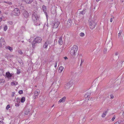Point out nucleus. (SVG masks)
Wrapping results in <instances>:
<instances>
[{"mask_svg": "<svg viewBox=\"0 0 124 124\" xmlns=\"http://www.w3.org/2000/svg\"><path fill=\"white\" fill-rule=\"evenodd\" d=\"M25 101V98L24 97H22L21 100V101L22 103L24 102Z\"/></svg>", "mask_w": 124, "mask_h": 124, "instance_id": "nucleus-28", "label": "nucleus"}, {"mask_svg": "<svg viewBox=\"0 0 124 124\" xmlns=\"http://www.w3.org/2000/svg\"><path fill=\"white\" fill-rule=\"evenodd\" d=\"M39 16L36 12H34L32 14V19L36 25H39L40 23L39 20Z\"/></svg>", "mask_w": 124, "mask_h": 124, "instance_id": "nucleus-1", "label": "nucleus"}, {"mask_svg": "<svg viewBox=\"0 0 124 124\" xmlns=\"http://www.w3.org/2000/svg\"><path fill=\"white\" fill-rule=\"evenodd\" d=\"M66 99V97L65 96L63 97L62 98L60 99L58 102L59 103H60L61 102H63L65 101Z\"/></svg>", "mask_w": 124, "mask_h": 124, "instance_id": "nucleus-14", "label": "nucleus"}, {"mask_svg": "<svg viewBox=\"0 0 124 124\" xmlns=\"http://www.w3.org/2000/svg\"><path fill=\"white\" fill-rule=\"evenodd\" d=\"M14 93H13L12 94V97H13L14 96Z\"/></svg>", "mask_w": 124, "mask_h": 124, "instance_id": "nucleus-56", "label": "nucleus"}, {"mask_svg": "<svg viewBox=\"0 0 124 124\" xmlns=\"http://www.w3.org/2000/svg\"><path fill=\"white\" fill-rule=\"evenodd\" d=\"M91 94V92L90 91H89L87 92L85 95V97L86 98H88Z\"/></svg>", "mask_w": 124, "mask_h": 124, "instance_id": "nucleus-15", "label": "nucleus"}, {"mask_svg": "<svg viewBox=\"0 0 124 124\" xmlns=\"http://www.w3.org/2000/svg\"><path fill=\"white\" fill-rule=\"evenodd\" d=\"M105 14H106V13H105V14H104V15H105Z\"/></svg>", "mask_w": 124, "mask_h": 124, "instance_id": "nucleus-64", "label": "nucleus"}, {"mask_svg": "<svg viewBox=\"0 0 124 124\" xmlns=\"http://www.w3.org/2000/svg\"><path fill=\"white\" fill-rule=\"evenodd\" d=\"M84 62V60L83 59H81V63L80 65V66H82V64Z\"/></svg>", "mask_w": 124, "mask_h": 124, "instance_id": "nucleus-30", "label": "nucleus"}, {"mask_svg": "<svg viewBox=\"0 0 124 124\" xmlns=\"http://www.w3.org/2000/svg\"><path fill=\"white\" fill-rule=\"evenodd\" d=\"M42 9L44 12L45 14L46 15V17H47L48 16L47 13H46V7L45 5H43L42 6Z\"/></svg>", "mask_w": 124, "mask_h": 124, "instance_id": "nucleus-11", "label": "nucleus"}, {"mask_svg": "<svg viewBox=\"0 0 124 124\" xmlns=\"http://www.w3.org/2000/svg\"><path fill=\"white\" fill-rule=\"evenodd\" d=\"M64 58L65 59V60H66V59H68V58H67V57H64Z\"/></svg>", "mask_w": 124, "mask_h": 124, "instance_id": "nucleus-53", "label": "nucleus"}, {"mask_svg": "<svg viewBox=\"0 0 124 124\" xmlns=\"http://www.w3.org/2000/svg\"><path fill=\"white\" fill-rule=\"evenodd\" d=\"M86 11V9H84L83 11H81L80 12L79 14L83 15L85 14Z\"/></svg>", "mask_w": 124, "mask_h": 124, "instance_id": "nucleus-24", "label": "nucleus"}, {"mask_svg": "<svg viewBox=\"0 0 124 124\" xmlns=\"http://www.w3.org/2000/svg\"><path fill=\"white\" fill-rule=\"evenodd\" d=\"M13 13L14 15L18 16L20 14V11L18 8H16L14 9Z\"/></svg>", "mask_w": 124, "mask_h": 124, "instance_id": "nucleus-8", "label": "nucleus"}, {"mask_svg": "<svg viewBox=\"0 0 124 124\" xmlns=\"http://www.w3.org/2000/svg\"><path fill=\"white\" fill-rule=\"evenodd\" d=\"M18 52L19 53L21 54H23L21 50H19Z\"/></svg>", "mask_w": 124, "mask_h": 124, "instance_id": "nucleus-44", "label": "nucleus"}, {"mask_svg": "<svg viewBox=\"0 0 124 124\" xmlns=\"http://www.w3.org/2000/svg\"><path fill=\"white\" fill-rule=\"evenodd\" d=\"M90 27L91 29H93L95 27L96 25V23L91 20L89 21Z\"/></svg>", "mask_w": 124, "mask_h": 124, "instance_id": "nucleus-6", "label": "nucleus"}, {"mask_svg": "<svg viewBox=\"0 0 124 124\" xmlns=\"http://www.w3.org/2000/svg\"><path fill=\"white\" fill-rule=\"evenodd\" d=\"M0 47H1L2 46L4 45V44L5 43V41H4V38H1L0 39Z\"/></svg>", "mask_w": 124, "mask_h": 124, "instance_id": "nucleus-10", "label": "nucleus"}, {"mask_svg": "<svg viewBox=\"0 0 124 124\" xmlns=\"http://www.w3.org/2000/svg\"><path fill=\"white\" fill-rule=\"evenodd\" d=\"M11 84L12 85H15V82H11Z\"/></svg>", "mask_w": 124, "mask_h": 124, "instance_id": "nucleus-45", "label": "nucleus"}, {"mask_svg": "<svg viewBox=\"0 0 124 124\" xmlns=\"http://www.w3.org/2000/svg\"><path fill=\"white\" fill-rule=\"evenodd\" d=\"M4 71L3 69H0V76H2V75H4Z\"/></svg>", "mask_w": 124, "mask_h": 124, "instance_id": "nucleus-25", "label": "nucleus"}, {"mask_svg": "<svg viewBox=\"0 0 124 124\" xmlns=\"http://www.w3.org/2000/svg\"><path fill=\"white\" fill-rule=\"evenodd\" d=\"M106 43L107 44L106 48L108 49V52L110 50L112 47V42L110 40L109 41H108V40H107L106 42Z\"/></svg>", "mask_w": 124, "mask_h": 124, "instance_id": "nucleus-5", "label": "nucleus"}, {"mask_svg": "<svg viewBox=\"0 0 124 124\" xmlns=\"http://www.w3.org/2000/svg\"><path fill=\"white\" fill-rule=\"evenodd\" d=\"M121 1L122 2H124V0H121Z\"/></svg>", "mask_w": 124, "mask_h": 124, "instance_id": "nucleus-55", "label": "nucleus"}, {"mask_svg": "<svg viewBox=\"0 0 124 124\" xmlns=\"http://www.w3.org/2000/svg\"><path fill=\"white\" fill-rule=\"evenodd\" d=\"M100 0H96V1H97V2H98Z\"/></svg>", "mask_w": 124, "mask_h": 124, "instance_id": "nucleus-58", "label": "nucleus"}, {"mask_svg": "<svg viewBox=\"0 0 124 124\" xmlns=\"http://www.w3.org/2000/svg\"><path fill=\"white\" fill-rule=\"evenodd\" d=\"M18 62L21 64L22 66H24L23 62L20 59L19 60Z\"/></svg>", "mask_w": 124, "mask_h": 124, "instance_id": "nucleus-20", "label": "nucleus"}, {"mask_svg": "<svg viewBox=\"0 0 124 124\" xmlns=\"http://www.w3.org/2000/svg\"><path fill=\"white\" fill-rule=\"evenodd\" d=\"M0 124H3V122L1 121H0Z\"/></svg>", "mask_w": 124, "mask_h": 124, "instance_id": "nucleus-52", "label": "nucleus"}, {"mask_svg": "<svg viewBox=\"0 0 124 124\" xmlns=\"http://www.w3.org/2000/svg\"><path fill=\"white\" fill-rule=\"evenodd\" d=\"M51 12L53 14H54L56 13V10H53L52 9H51Z\"/></svg>", "mask_w": 124, "mask_h": 124, "instance_id": "nucleus-33", "label": "nucleus"}, {"mask_svg": "<svg viewBox=\"0 0 124 124\" xmlns=\"http://www.w3.org/2000/svg\"><path fill=\"white\" fill-rule=\"evenodd\" d=\"M2 20V18L1 17H0V22Z\"/></svg>", "mask_w": 124, "mask_h": 124, "instance_id": "nucleus-57", "label": "nucleus"}, {"mask_svg": "<svg viewBox=\"0 0 124 124\" xmlns=\"http://www.w3.org/2000/svg\"><path fill=\"white\" fill-rule=\"evenodd\" d=\"M5 82V80L4 79H0V83H4Z\"/></svg>", "mask_w": 124, "mask_h": 124, "instance_id": "nucleus-31", "label": "nucleus"}, {"mask_svg": "<svg viewBox=\"0 0 124 124\" xmlns=\"http://www.w3.org/2000/svg\"><path fill=\"white\" fill-rule=\"evenodd\" d=\"M107 111H106L105 112H104L103 113L102 115V117H104L106 116L107 114Z\"/></svg>", "mask_w": 124, "mask_h": 124, "instance_id": "nucleus-27", "label": "nucleus"}, {"mask_svg": "<svg viewBox=\"0 0 124 124\" xmlns=\"http://www.w3.org/2000/svg\"><path fill=\"white\" fill-rule=\"evenodd\" d=\"M60 24V22L57 20H56L54 21V23H53V28H57Z\"/></svg>", "mask_w": 124, "mask_h": 124, "instance_id": "nucleus-7", "label": "nucleus"}, {"mask_svg": "<svg viewBox=\"0 0 124 124\" xmlns=\"http://www.w3.org/2000/svg\"><path fill=\"white\" fill-rule=\"evenodd\" d=\"M72 85L73 82L72 81H70L64 85V89L68 92H71L73 89L72 87Z\"/></svg>", "mask_w": 124, "mask_h": 124, "instance_id": "nucleus-2", "label": "nucleus"}, {"mask_svg": "<svg viewBox=\"0 0 124 124\" xmlns=\"http://www.w3.org/2000/svg\"><path fill=\"white\" fill-rule=\"evenodd\" d=\"M40 93V91L39 89L36 90L35 91L34 96H38Z\"/></svg>", "mask_w": 124, "mask_h": 124, "instance_id": "nucleus-16", "label": "nucleus"}, {"mask_svg": "<svg viewBox=\"0 0 124 124\" xmlns=\"http://www.w3.org/2000/svg\"><path fill=\"white\" fill-rule=\"evenodd\" d=\"M54 105H53L52 106V107H53L54 106Z\"/></svg>", "mask_w": 124, "mask_h": 124, "instance_id": "nucleus-61", "label": "nucleus"}, {"mask_svg": "<svg viewBox=\"0 0 124 124\" xmlns=\"http://www.w3.org/2000/svg\"><path fill=\"white\" fill-rule=\"evenodd\" d=\"M110 97L111 99H113L114 97L113 95H111L110 96Z\"/></svg>", "mask_w": 124, "mask_h": 124, "instance_id": "nucleus-48", "label": "nucleus"}, {"mask_svg": "<svg viewBox=\"0 0 124 124\" xmlns=\"http://www.w3.org/2000/svg\"><path fill=\"white\" fill-rule=\"evenodd\" d=\"M122 30H120V31L119 33L118 34V38L120 37L121 34L122 33Z\"/></svg>", "mask_w": 124, "mask_h": 124, "instance_id": "nucleus-29", "label": "nucleus"}, {"mask_svg": "<svg viewBox=\"0 0 124 124\" xmlns=\"http://www.w3.org/2000/svg\"><path fill=\"white\" fill-rule=\"evenodd\" d=\"M115 116H114L112 118V121H113L115 119Z\"/></svg>", "mask_w": 124, "mask_h": 124, "instance_id": "nucleus-46", "label": "nucleus"}, {"mask_svg": "<svg viewBox=\"0 0 124 124\" xmlns=\"http://www.w3.org/2000/svg\"><path fill=\"white\" fill-rule=\"evenodd\" d=\"M5 47L6 49H9L11 52H12L13 51L12 48L9 46H7L6 47Z\"/></svg>", "mask_w": 124, "mask_h": 124, "instance_id": "nucleus-22", "label": "nucleus"}, {"mask_svg": "<svg viewBox=\"0 0 124 124\" xmlns=\"http://www.w3.org/2000/svg\"><path fill=\"white\" fill-rule=\"evenodd\" d=\"M57 62H55V64H55V65L54 66V67L55 68L56 67V66H57Z\"/></svg>", "mask_w": 124, "mask_h": 124, "instance_id": "nucleus-54", "label": "nucleus"}, {"mask_svg": "<svg viewBox=\"0 0 124 124\" xmlns=\"http://www.w3.org/2000/svg\"><path fill=\"white\" fill-rule=\"evenodd\" d=\"M29 111L28 110H26L25 112V114L26 115H27L29 113Z\"/></svg>", "mask_w": 124, "mask_h": 124, "instance_id": "nucleus-37", "label": "nucleus"}, {"mask_svg": "<svg viewBox=\"0 0 124 124\" xmlns=\"http://www.w3.org/2000/svg\"><path fill=\"white\" fill-rule=\"evenodd\" d=\"M23 15L24 17L26 18H28L29 16L28 13L26 11H24L23 13Z\"/></svg>", "mask_w": 124, "mask_h": 124, "instance_id": "nucleus-13", "label": "nucleus"}, {"mask_svg": "<svg viewBox=\"0 0 124 124\" xmlns=\"http://www.w3.org/2000/svg\"><path fill=\"white\" fill-rule=\"evenodd\" d=\"M19 102L18 103L17 102H17H15V106L16 107H18L20 105V104H19Z\"/></svg>", "mask_w": 124, "mask_h": 124, "instance_id": "nucleus-34", "label": "nucleus"}, {"mask_svg": "<svg viewBox=\"0 0 124 124\" xmlns=\"http://www.w3.org/2000/svg\"><path fill=\"white\" fill-rule=\"evenodd\" d=\"M85 121V116H84L83 118H82V119H81L79 120L80 122L81 123H84Z\"/></svg>", "mask_w": 124, "mask_h": 124, "instance_id": "nucleus-26", "label": "nucleus"}, {"mask_svg": "<svg viewBox=\"0 0 124 124\" xmlns=\"http://www.w3.org/2000/svg\"><path fill=\"white\" fill-rule=\"evenodd\" d=\"M108 50L107 48H105L104 49V53L105 54L107 53V50Z\"/></svg>", "mask_w": 124, "mask_h": 124, "instance_id": "nucleus-32", "label": "nucleus"}, {"mask_svg": "<svg viewBox=\"0 0 124 124\" xmlns=\"http://www.w3.org/2000/svg\"><path fill=\"white\" fill-rule=\"evenodd\" d=\"M18 93L20 94H22L23 93V91L22 90H20L19 91Z\"/></svg>", "mask_w": 124, "mask_h": 124, "instance_id": "nucleus-40", "label": "nucleus"}, {"mask_svg": "<svg viewBox=\"0 0 124 124\" xmlns=\"http://www.w3.org/2000/svg\"><path fill=\"white\" fill-rule=\"evenodd\" d=\"M121 122V121L119 120L115 123L114 124H120Z\"/></svg>", "mask_w": 124, "mask_h": 124, "instance_id": "nucleus-39", "label": "nucleus"}, {"mask_svg": "<svg viewBox=\"0 0 124 124\" xmlns=\"http://www.w3.org/2000/svg\"><path fill=\"white\" fill-rule=\"evenodd\" d=\"M7 4L9 5H11L12 4V3L10 2H7Z\"/></svg>", "mask_w": 124, "mask_h": 124, "instance_id": "nucleus-47", "label": "nucleus"}, {"mask_svg": "<svg viewBox=\"0 0 124 124\" xmlns=\"http://www.w3.org/2000/svg\"><path fill=\"white\" fill-rule=\"evenodd\" d=\"M1 27H0V30L1 29Z\"/></svg>", "mask_w": 124, "mask_h": 124, "instance_id": "nucleus-63", "label": "nucleus"}, {"mask_svg": "<svg viewBox=\"0 0 124 124\" xmlns=\"http://www.w3.org/2000/svg\"><path fill=\"white\" fill-rule=\"evenodd\" d=\"M72 22V20L71 19H69L67 21L66 26L67 28H69L71 26Z\"/></svg>", "mask_w": 124, "mask_h": 124, "instance_id": "nucleus-9", "label": "nucleus"}, {"mask_svg": "<svg viewBox=\"0 0 124 124\" xmlns=\"http://www.w3.org/2000/svg\"><path fill=\"white\" fill-rule=\"evenodd\" d=\"M33 97L34 99H36L37 98V96H34Z\"/></svg>", "mask_w": 124, "mask_h": 124, "instance_id": "nucleus-49", "label": "nucleus"}, {"mask_svg": "<svg viewBox=\"0 0 124 124\" xmlns=\"http://www.w3.org/2000/svg\"><path fill=\"white\" fill-rule=\"evenodd\" d=\"M64 69V67L62 66H60L58 70V71L59 73H61Z\"/></svg>", "mask_w": 124, "mask_h": 124, "instance_id": "nucleus-18", "label": "nucleus"}, {"mask_svg": "<svg viewBox=\"0 0 124 124\" xmlns=\"http://www.w3.org/2000/svg\"><path fill=\"white\" fill-rule=\"evenodd\" d=\"M58 43L60 45H62L63 44L62 38L60 37L58 40Z\"/></svg>", "mask_w": 124, "mask_h": 124, "instance_id": "nucleus-17", "label": "nucleus"}, {"mask_svg": "<svg viewBox=\"0 0 124 124\" xmlns=\"http://www.w3.org/2000/svg\"><path fill=\"white\" fill-rule=\"evenodd\" d=\"M33 1V0H25V2L27 4L31 3Z\"/></svg>", "mask_w": 124, "mask_h": 124, "instance_id": "nucleus-21", "label": "nucleus"}, {"mask_svg": "<svg viewBox=\"0 0 124 124\" xmlns=\"http://www.w3.org/2000/svg\"><path fill=\"white\" fill-rule=\"evenodd\" d=\"M15 85H17L18 84V83L17 82H15Z\"/></svg>", "mask_w": 124, "mask_h": 124, "instance_id": "nucleus-51", "label": "nucleus"}, {"mask_svg": "<svg viewBox=\"0 0 124 124\" xmlns=\"http://www.w3.org/2000/svg\"><path fill=\"white\" fill-rule=\"evenodd\" d=\"M123 115L124 116V112L123 113Z\"/></svg>", "mask_w": 124, "mask_h": 124, "instance_id": "nucleus-60", "label": "nucleus"}, {"mask_svg": "<svg viewBox=\"0 0 124 124\" xmlns=\"http://www.w3.org/2000/svg\"><path fill=\"white\" fill-rule=\"evenodd\" d=\"M78 49V46L75 45L73 46L72 48L70 51V54L71 58H74L75 57L77 54Z\"/></svg>", "mask_w": 124, "mask_h": 124, "instance_id": "nucleus-3", "label": "nucleus"}, {"mask_svg": "<svg viewBox=\"0 0 124 124\" xmlns=\"http://www.w3.org/2000/svg\"><path fill=\"white\" fill-rule=\"evenodd\" d=\"M10 107V106L9 105H8L6 107V109L8 110L9 108Z\"/></svg>", "mask_w": 124, "mask_h": 124, "instance_id": "nucleus-41", "label": "nucleus"}, {"mask_svg": "<svg viewBox=\"0 0 124 124\" xmlns=\"http://www.w3.org/2000/svg\"><path fill=\"white\" fill-rule=\"evenodd\" d=\"M113 20L112 18H111L110 20V22H112V21Z\"/></svg>", "mask_w": 124, "mask_h": 124, "instance_id": "nucleus-50", "label": "nucleus"}, {"mask_svg": "<svg viewBox=\"0 0 124 124\" xmlns=\"http://www.w3.org/2000/svg\"><path fill=\"white\" fill-rule=\"evenodd\" d=\"M69 120L70 122L72 123L73 122V118H72L71 119H70Z\"/></svg>", "mask_w": 124, "mask_h": 124, "instance_id": "nucleus-42", "label": "nucleus"}, {"mask_svg": "<svg viewBox=\"0 0 124 124\" xmlns=\"http://www.w3.org/2000/svg\"><path fill=\"white\" fill-rule=\"evenodd\" d=\"M49 44V42L48 41H46L45 42V44L43 45V47L44 48H46L47 47L48 45Z\"/></svg>", "mask_w": 124, "mask_h": 124, "instance_id": "nucleus-23", "label": "nucleus"}, {"mask_svg": "<svg viewBox=\"0 0 124 124\" xmlns=\"http://www.w3.org/2000/svg\"><path fill=\"white\" fill-rule=\"evenodd\" d=\"M41 40L42 39L40 37H37L36 38L32 43L33 47L34 48L35 45H36V44L40 43L41 42Z\"/></svg>", "mask_w": 124, "mask_h": 124, "instance_id": "nucleus-4", "label": "nucleus"}, {"mask_svg": "<svg viewBox=\"0 0 124 124\" xmlns=\"http://www.w3.org/2000/svg\"><path fill=\"white\" fill-rule=\"evenodd\" d=\"M7 25H5L4 26V31H6L7 29Z\"/></svg>", "mask_w": 124, "mask_h": 124, "instance_id": "nucleus-38", "label": "nucleus"}, {"mask_svg": "<svg viewBox=\"0 0 124 124\" xmlns=\"http://www.w3.org/2000/svg\"><path fill=\"white\" fill-rule=\"evenodd\" d=\"M118 55V52H116L115 56H114L113 59L115 60H117L119 58Z\"/></svg>", "mask_w": 124, "mask_h": 124, "instance_id": "nucleus-12", "label": "nucleus"}, {"mask_svg": "<svg viewBox=\"0 0 124 124\" xmlns=\"http://www.w3.org/2000/svg\"><path fill=\"white\" fill-rule=\"evenodd\" d=\"M20 73V70L17 69V73L18 74H19Z\"/></svg>", "mask_w": 124, "mask_h": 124, "instance_id": "nucleus-35", "label": "nucleus"}, {"mask_svg": "<svg viewBox=\"0 0 124 124\" xmlns=\"http://www.w3.org/2000/svg\"><path fill=\"white\" fill-rule=\"evenodd\" d=\"M80 36L82 37H83L85 35L84 33L83 32H81L80 34Z\"/></svg>", "mask_w": 124, "mask_h": 124, "instance_id": "nucleus-36", "label": "nucleus"}, {"mask_svg": "<svg viewBox=\"0 0 124 124\" xmlns=\"http://www.w3.org/2000/svg\"><path fill=\"white\" fill-rule=\"evenodd\" d=\"M6 2V1H4V3H6L7 4V2Z\"/></svg>", "mask_w": 124, "mask_h": 124, "instance_id": "nucleus-59", "label": "nucleus"}, {"mask_svg": "<svg viewBox=\"0 0 124 124\" xmlns=\"http://www.w3.org/2000/svg\"><path fill=\"white\" fill-rule=\"evenodd\" d=\"M6 75L8 78H10L12 76L11 75L9 72H7L6 73Z\"/></svg>", "mask_w": 124, "mask_h": 124, "instance_id": "nucleus-19", "label": "nucleus"}, {"mask_svg": "<svg viewBox=\"0 0 124 124\" xmlns=\"http://www.w3.org/2000/svg\"><path fill=\"white\" fill-rule=\"evenodd\" d=\"M8 23L12 25L13 24V22L12 21H9L8 22Z\"/></svg>", "mask_w": 124, "mask_h": 124, "instance_id": "nucleus-43", "label": "nucleus"}, {"mask_svg": "<svg viewBox=\"0 0 124 124\" xmlns=\"http://www.w3.org/2000/svg\"><path fill=\"white\" fill-rule=\"evenodd\" d=\"M22 43H23V42H24V41H22Z\"/></svg>", "mask_w": 124, "mask_h": 124, "instance_id": "nucleus-62", "label": "nucleus"}]
</instances>
